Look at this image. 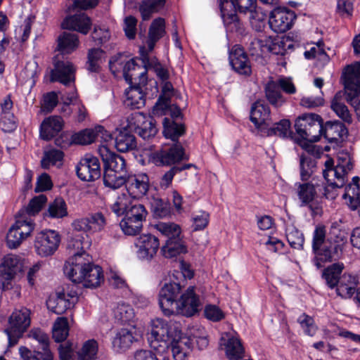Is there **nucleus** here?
<instances>
[{
  "instance_id": "obj_1",
  "label": "nucleus",
  "mask_w": 360,
  "mask_h": 360,
  "mask_svg": "<svg viewBox=\"0 0 360 360\" xmlns=\"http://www.w3.org/2000/svg\"><path fill=\"white\" fill-rule=\"evenodd\" d=\"M344 244L342 239L333 241L330 238H326V227L317 225L313 232L311 241L314 265L319 269L326 262L339 259L342 255Z\"/></svg>"
},
{
  "instance_id": "obj_2",
  "label": "nucleus",
  "mask_w": 360,
  "mask_h": 360,
  "mask_svg": "<svg viewBox=\"0 0 360 360\" xmlns=\"http://www.w3.org/2000/svg\"><path fill=\"white\" fill-rule=\"evenodd\" d=\"M256 5V0H220L219 6L226 30L241 34L243 25L238 19L236 12L247 13Z\"/></svg>"
},
{
  "instance_id": "obj_3",
  "label": "nucleus",
  "mask_w": 360,
  "mask_h": 360,
  "mask_svg": "<svg viewBox=\"0 0 360 360\" xmlns=\"http://www.w3.org/2000/svg\"><path fill=\"white\" fill-rule=\"evenodd\" d=\"M324 166L323 176L328 185L324 187L323 195L328 199H333L336 194L333 191H329V187L331 188L343 187L346 182L347 174L352 169V165L350 160H347L334 166L333 160L329 158L325 162Z\"/></svg>"
},
{
  "instance_id": "obj_4",
  "label": "nucleus",
  "mask_w": 360,
  "mask_h": 360,
  "mask_svg": "<svg viewBox=\"0 0 360 360\" xmlns=\"http://www.w3.org/2000/svg\"><path fill=\"white\" fill-rule=\"evenodd\" d=\"M147 335L150 347L158 353L167 350L173 340L168 322L160 318L151 321Z\"/></svg>"
},
{
  "instance_id": "obj_5",
  "label": "nucleus",
  "mask_w": 360,
  "mask_h": 360,
  "mask_svg": "<svg viewBox=\"0 0 360 360\" xmlns=\"http://www.w3.org/2000/svg\"><path fill=\"white\" fill-rule=\"evenodd\" d=\"M295 128L302 139L316 142L322 135L323 120L316 114H304L296 120Z\"/></svg>"
},
{
  "instance_id": "obj_6",
  "label": "nucleus",
  "mask_w": 360,
  "mask_h": 360,
  "mask_svg": "<svg viewBox=\"0 0 360 360\" xmlns=\"http://www.w3.org/2000/svg\"><path fill=\"white\" fill-rule=\"evenodd\" d=\"M147 215L148 212L144 205L136 201H131L124 217L120 223L121 229L124 234L128 236L139 234Z\"/></svg>"
},
{
  "instance_id": "obj_7",
  "label": "nucleus",
  "mask_w": 360,
  "mask_h": 360,
  "mask_svg": "<svg viewBox=\"0 0 360 360\" xmlns=\"http://www.w3.org/2000/svg\"><path fill=\"white\" fill-rule=\"evenodd\" d=\"M30 311L27 308L15 310L8 321V327L5 329L8 335V345H15L24 332L30 325Z\"/></svg>"
},
{
  "instance_id": "obj_8",
  "label": "nucleus",
  "mask_w": 360,
  "mask_h": 360,
  "mask_svg": "<svg viewBox=\"0 0 360 360\" xmlns=\"http://www.w3.org/2000/svg\"><path fill=\"white\" fill-rule=\"evenodd\" d=\"M140 53L142 58V65L136 64L134 59H130L124 67L123 76L130 86H146L147 84L146 66L147 63H148V52L144 47H141Z\"/></svg>"
},
{
  "instance_id": "obj_9",
  "label": "nucleus",
  "mask_w": 360,
  "mask_h": 360,
  "mask_svg": "<svg viewBox=\"0 0 360 360\" xmlns=\"http://www.w3.org/2000/svg\"><path fill=\"white\" fill-rule=\"evenodd\" d=\"M181 286L176 282L165 283L158 295L159 306L164 315L169 316L177 311V302L180 298Z\"/></svg>"
},
{
  "instance_id": "obj_10",
  "label": "nucleus",
  "mask_w": 360,
  "mask_h": 360,
  "mask_svg": "<svg viewBox=\"0 0 360 360\" xmlns=\"http://www.w3.org/2000/svg\"><path fill=\"white\" fill-rule=\"evenodd\" d=\"M151 158L158 166H169L182 160L188 159L179 142L173 143L172 145L165 144L160 150L153 153Z\"/></svg>"
},
{
  "instance_id": "obj_11",
  "label": "nucleus",
  "mask_w": 360,
  "mask_h": 360,
  "mask_svg": "<svg viewBox=\"0 0 360 360\" xmlns=\"http://www.w3.org/2000/svg\"><path fill=\"white\" fill-rule=\"evenodd\" d=\"M24 270L23 261L17 255L5 256L0 264V282L3 290L11 288V281Z\"/></svg>"
},
{
  "instance_id": "obj_12",
  "label": "nucleus",
  "mask_w": 360,
  "mask_h": 360,
  "mask_svg": "<svg viewBox=\"0 0 360 360\" xmlns=\"http://www.w3.org/2000/svg\"><path fill=\"white\" fill-rule=\"evenodd\" d=\"M60 242V235L53 230L39 233L34 240V249L41 257H49L54 254Z\"/></svg>"
},
{
  "instance_id": "obj_13",
  "label": "nucleus",
  "mask_w": 360,
  "mask_h": 360,
  "mask_svg": "<svg viewBox=\"0 0 360 360\" xmlns=\"http://www.w3.org/2000/svg\"><path fill=\"white\" fill-rule=\"evenodd\" d=\"M195 287L189 286L182 294L177 302V311L174 314H181L189 317L198 312L202 306V302L195 291Z\"/></svg>"
},
{
  "instance_id": "obj_14",
  "label": "nucleus",
  "mask_w": 360,
  "mask_h": 360,
  "mask_svg": "<svg viewBox=\"0 0 360 360\" xmlns=\"http://www.w3.org/2000/svg\"><path fill=\"white\" fill-rule=\"evenodd\" d=\"M92 260L89 255L70 257L65 263L63 271L65 275L73 283H80L84 281V273L90 262Z\"/></svg>"
},
{
  "instance_id": "obj_15",
  "label": "nucleus",
  "mask_w": 360,
  "mask_h": 360,
  "mask_svg": "<svg viewBox=\"0 0 360 360\" xmlns=\"http://www.w3.org/2000/svg\"><path fill=\"white\" fill-rule=\"evenodd\" d=\"M127 120L128 127L131 129H134L143 139L154 136L158 131L154 118L146 117L141 112L132 113Z\"/></svg>"
},
{
  "instance_id": "obj_16",
  "label": "nucleus",
  "mask_w": 360,
  "mask_h": 360,
  "mask_svg": "<svg viewBox=\"0 0 360 360\" xmlns=\"http://www.w3.org/2000/svg\"><path fill=\"white\" fill-rule=\"evenodd\" d=\"M76 172L84 181H94L99 179L101 174L99 160L91 155H85L77 164Z\"/></svg>"
},
{
  "instance_id": "obj_17",
  "label": "nucleus",
  "mask_w": 360,
  "mask_h": 360,
  "mask_svg": "<svg viewBox=\"0 0 360 360\" xmlns=\"http://www.w3.org/2000/svg\"><path fill=\"white\" fill-rule=\"evenodd\" d=\"M295 18L292 11L285 8H276L269 15V24L274 32L283 33L291 28Z\"/></svg>"
},
{
  "instance_id": "obj_18",
  "label": "nucleus",
  "mask_w": 360,
  "mask_h": 360,
  "mask_svg": "<svg viewBox=\"0 0 360 360\" xmlns=\"http://www.w3.org/2000/svg\"><path fill=\"white\" fill-rule=\"evenodd\" d=\"M76 69L68 60H60L57 56L54 60V68L51 70V79L68 86L75 80Z\"/></svg>"
},
{
  "instance_id": "obj_19",
  "label": "nucleus",
  "mask_w": 360,
  "mask_h": 360,
  "mask_svg": "<svg viewBox=\"0 0 360 360\" xmlns=\"http://www.w3.org/2000/svg\"><path fill=\"white\" fill-rule=\"evenodd\" d=\"M347 96L360 94V61L347 65L342 73Z\"/></svg>"
},
{
  "instance_id": "obj_20",
  "label": "nucleus",
  "mask_w": 360,
  "mask_h": 360,
  "mask_svg": "<svg viewBox=\"0 0 360 360\" xmlns=\"http://www.w3.org/2000/svg\"><path fill=\"white\" fill-rule=\"evenodd\" d=\"M129 194L139 198L146 195L149 188L148 176L143 173L129 174L125 177L124 184Z\"/></svg>"
},
{
  "instance_id": "obj_21",
  "label": "nucleus",
  "mask_w": 360,
  "mask_h": 360,
  "mask_svg": "<svg viewBox=\"0 0 360 360\" xmlns=\"http://www.w3.org/2000/svg\"><path fill=\"white\" fill-rule=\"evenodd\" d=\"M135 245L138 248L137 255L141 259L150 260L159 248V240L151 234H144L136 238Z\"/></svg>"
},
{
  "instance_id": "obj_22",
  "label": "nucleus",
  "mask_w": 360,
  "mask_h": 360,
  "mask_svg": "<svg viewBox=\"0 0 360 360\" xmlns=\"http://www.w3.org/2000/svg\"><path fill=\"white\" fill-rule=\"evenodd\" d=\"M297 194L301 202V206H308L313 216L320 213V207L314 203L316 196L318 185L312 183L297 184Z\"/></svg>"
},
{
  "instance_id": "obj_23",
  "label": "nucleus",
  "mask_w": 360,
  "mask_h": 360,
  "mask_svg": "<svg viewBox=\"0 0 360 360\" xmlns=\"http://www.w3.org/2000/svg\"><path fill=\"white\" fill-rule=\"evenodd\" d=\"M220 345L224 346L226 356L229 360H241L245 349L239 337L231 333H224L220 339Z\"/></svg>"
},
{
  "instance_id": "obj_24",
  "label": "nucleus",
  "mask_w": 360,
  "mask_h": 360,
  "mask_svg": "<svg viewBox=\"0 0 360 360\" xmlns=\"http://www.w3.org/2000/svg\"><path fill=\"white\" fill-rule=\"evenodd\" d=\"M250 120L260 132H263L265 127L271 124L269 107L260 101L254 103L250 110Z\"/></svg>"
},
{
  "instance_id": "obj_25",
  "label": "nucleus",
  "mask_w": 360,
  "mask_h": 360,
  "mask_svg": "<svg viewBox=\"0 0 360 360\" xmlns=\"http://www.w3.org/2000/svg\"><path fill=\"white\" fill-rule=\"evenodd\" d=\"M229 62L233 69L240 75H250L251 67L243 49L238 45L232 47L229 53Z\"/></svg>"
},
{
  "instance_id": "obj_26",
  "label": "nucleus",
  "mask_w": 360,
  "mask_h": 360,
  "mask_svg": "<svg viewBox=\"0 0 360 360\" xmlns=\"http://www.w3.org/2000/svg\"><path fill=\"white\" fill-rule=\"evenodd\" d=\"M99 153L104 163V169L126 174V162L123 157L110 151L104 146L99 148Z\"/></svg>"
},
{
  "instance_id": "obj_27",
  "label": "nucleus",
  "mask_w": 360,
  "mask_h": 360,
  "mask_svg": "<svg viewBox=\"0 0 360 360\" xmlns=\"http://www.w3.org/2000/svg\"><path fill=\"white\" fill-rule=\"evenodd\" d=\"M348 134L345 124L338 120L328 121L323 124L322 135L330 143L342 141Z\"/></svg>"
},
{
  "instance_id": "obj_28",
  "label": "nucleus",
  "mask_w": 360,
  "mask_h": 360,
  "mask_svg": "<svg viewBox=\"0 0 360 360\" xmlns=\"http://www.w3.org/2000/svg\"><path fill=\"white\" fill-rule=\"evenodd\" d=\"M64 122L60 116L53 115L45 118L40 126V136L44 140H50L63 129Z\"/></svg>"
},
{
  "instance_id": "obj_29",
  "label": "nucleus",
  "mask_w": 360,
  "mask_h": 360,
  "mask_svg": "<svg viewBox=\"0 0 360 360\" xmlns=\"http://www.w3.org/2000/svg\"><path fill=\"white\" fill-rule=\"evenodd\" d=\"M91 26V20L85 13H78L66 18L62 22V27L72 30L86 34Z\"/></svg>"
},
{
  "instance_id": "obj_30",
  "label": "nucleus",
  "mask_w": 360,
  "mask_h": 360,
  "mask_svg": "<svg viewBox=\"0 0 360 360\" xmlns=\"http://www.w3.org/2000/svg\"><path fill=\"white\" fill-rule=\"evenodd\" d=\"M90 246V241L86 234L76 233L71 236L67 243V250L70 257L88 255L85 249Z\"/></svg>"
},
{
  "instance_id": "obj_31",
  "label": "nucleus",
  "mask_w": 360,
  "mask_h": 360,
  "mask_svg": "<svg viewBox=\"0 0 360 360\" xmlns=\"http://www.w3.org/2000/svg\"><path fill=\"white\" fill-rule=\"evenodd\" d=\"M144 86H129L125 91L126 98L124 101L125 106L131 109H139L145 105V94L143 91Z\"/></svg>"
},
{
  "instance_id": "obj_32",
  "label": "nucleus",
  "mask_w": 360,
  "mask_h": 360,
  "mask_svg": "<svg viewBox=\"0 0 360 360\" xmlns=\"http://www.w3.org/2000/svg\"><path fill=\"white\" fill-rule=\"evenodd\" d=\"M165 20L162 18H158L152 22L146 41L148 51H152L155 44L165 34Z\"/></svg>"
},
{
  "instance_id": "obj_33",
  "label": "nucleus",
  "mask_w": 360,
  "mask_h": 360,
  "mask_svg": "<svg viewBox=\"0 0 360 360\" xmlns=\"http://www.w3.org/2000/svg\"><path fill=\"white\" fill-rule=\"evenodd\" d=\"M266 53L275 55H285L287 49L293 46L288 38L284 37H265Z\"/></svg>"
},
{
  "instance_id": "obj_34",
  "label": "nucleus",
  "mask_w": 360,
  "mask_h": 360,
  "mask_svg": "<svg viewBox=\"0 0 360 360\" xmlns=\"http://www.w3.org/2000/svg\"><path fill=\"white\" fill-rule=\"evenodd\" d=\"M358 284L359 279L356 276L345 274L338 285L337 294L345 299L350 298L355 293Z\"/></svg>"
},
{
  "instance_id": "obj_35",
  "label": "nucleus",
  "mask_w": 360,
  "mask_h": 360,
  "mask_svg": "<svg viewBox=\"0 0 360 360\" xmlns=\"http://www.w3.org/2000/svg\"><path fill=\"white\" fill-rule=\"evenodd\" d=\"M115 146L117 150L125 153L136 147L135 136L126 127L120 130L115 136Z\"/></svg>"
},
{
  "instance_id": "obj_36",
  "label": "nucleus",
  "mask_w": 360,
  "mask_h": 360,
  "mask_svg": "<svg viewBox=\"0 0 360 360\" xmlns=\"http://www.w3.org/2000/svg\"><path fill=\"white\" fill-rule=\"evenodd\" d=\"M84 273V281H82L85 288H96L103 281V274L102 269L90 262V265L86 269Z\"/></svg>"
},
{
  "instance_id": "obj_37",
  "label": "nucleus",
  "mask_w": 360,
  "mask_h": 360,
  "mask_svg": "<svg viewBox=\"0 0 360 360\" xmlns=\"http://www.w3.org/2000/svg\"><path fill=\"white\" fill-rule=\"evenodd\" d=\"M163 134L166 139H171L173 143L178 142L180 136L184 134V125L176 120H172L168 117H165L162 122Z\"/></svg>"
},
{
  "instance_id": "obj_38",
  "label": "nucleus",
  "mask_w": 360,
  "mask_h": 360,
  "mask_svg": "<svg viewBox=\"0 0 360 360\" xmlns=\"http://www.w3.org/2000/svg\"><path fill=\"white\" fill-rule=\"evenodd\" d=\"M330 108L336 115L345 124H351L352 123V115L348 110L347 106L345 104L340 93H338L335 95L331 101Z\"/></svg>"
},
{
  "instance_id": "obj_39",
  "label": "nucleus",
  "mask_w": 360,
  "mask_h": 360,
  "mask_svg": "<svg viewBox=\"0 0 360 360\" xmlns=\"http://www.w3.org/2000/svg\"><path fill=\"white\" fill-rule=\"evenodd\" d=\"M46 305L48 309L55 314H63L70 307L71 302L64 292H60L49 297L46 301Z\"/></svg>"
},
{
  "instance_id": "obj_40",
  "label": "nucleus",
  "mask_w": 360,
  "mask_h": 360,
  "mask_svg": "<svg viewBox=\"0 0 360 360\" xmlns=\"http://www.w3.org/2000/svg\"><path fill=\"white\" fill-rule=\"evenodd\" d=\"M79 45V39L76 34L64 32L58 38V50L61 54H69Z\"/></svg>"
},
{
  "instance_id": "obj_41",
  "label": "nucleus",
  "mask_w": 360,
  "mask_h": 360,
  "mask_svg": "<svg viewBox=\"0 0 360 360\" xmlns=\"http://www.w3.org/2000/svg\"><path fill=\"white\" fill-rule=\"evenodd\" d=\"M22 360H53V354L50 348L41 347V350H33L25 346L19 347Z\"/></svg>"
},
{
  "instance_id": "obj_42",
  "label": "nucleus",
  "mask_w": 360,
  "mask_h": 360,
  "mask_svg": "<svg viewBox=\"0 0 360 360\" xmlns=\"http://www.w3.org/2000/svg\"><path fill=\"white\" fill-rule=\"evenodd\" d=\"M164 257L172 258L187 252V248L179 237L174 239H167L165 245L161 248Z\"/></svg>"
},
{
  "instance_id": "obj_43",
  "label": "nucleus",
  "mask_w": 360,
  "mask_h": 360,
  "mask_svg": "<svg viewBox=\"0 0 360 360\" xmlns=\"http://www.w3.org/2000/svg\"><path fill=\"white\" fill-rule=\"evenodd\" d=\"M264 91L267 101L274 107L279 108L285 103V99L276 82H269L265 86Z\"/></svg>"
},
{
  "instance_id": "obj_44",
  "label": "nucleus",
  "mask_w": 360,
  "mask_h": 360,
  "mask_svg": "<svg viewBox=\"0 0 360 360\" xmlns=\"http://www.w3.org/2000/svg\"><path fill=\"white\" fill-rule=\"evenodd\" d=\"M170 345L174 360H186L191 351V343L187 338H180L176 341L173 339Z\"/></svg>"
},
{
  "instance_id": "obj_45",
  "label": "nucleus",
  "mask_w": 360,
  "mask_h": 360,
  "mask_svg": "<svg viewBox=\"0 0 360 360\" xmlns=\"http://www.w3.org/2000/svg\"><path fill=\"white\" fill-rule=\"evenodd\" d=\"M343 198L352 210H356L360 207V186L356 183H352L345 188Z\"/></svg>"
},
{
  "instance_id": "obj_46",
  "label": "nucleus",
  "mask_w": 360,
  "mask_h": 360,
  "mask_svg": "<svg viewBox=\"0 0 360 360\" xmlns=\"http://www.w3.org/2000/svg\"><path fill=\"white\" fill-rule=\"evenodd\" d=\"M132 333L128 329L122 328L119 330L112 340V346L117 352L125 351L134 341Z\"/></svg>"
},
{
  "instance_id": "obj_47",
  "label": "nucleus",
  "mask_w": 360,
  "mask_h": 360,
  "mask_svg": "<svg viewBox=\"0 0 360 360\" xmlns=\"http://www.w3.org/2000/svg\"><path fill=\"white\" fill-rule=\"evenodd\" d=\"M343 269L344 265L342 263H335L324 270L323 277L330 288H333L335 286L338 287Z\"/></svg>"
},
{
  "instance_id": "obj_48",
  "label": "nucleus",
  "mask_w": 360,
  "mask_h": 360,
  "mask_svg": "<svg viewBox=\"0 0 360 360\" xmlns=\"http://www.w3.org/2000/svg\"><path fill=\"white\" fill-rule=\"evenodd\" d=\"M64 153L58 149H51L45 151L41 160V165L45 169H49L51 166L59 167L63 165Z\"/></svg>"
},
{
  "instance_id": "obj_49",
  "label": "nucleus",
  "mask_w": 360,
  "mask_h": 360,
  "mask_svg": "<svg viewBox=\"0 0 360 360\" xmlns=\"http://www.w3.org/2000/svg\"><path fill=\"white\" fill-rule=\"evenodd\" d=\"M126 174L104 169L103 184L106 187L117 189L124 184Z\"/></svg>"
},
{
  "instance_id": "obj_50",
  "label": "nucleus",
  "mask_w": 360,
  "mask_h": 360,
  "mask_svg": "<svg viewBox=\"0 0 360 360\" xmlns=\"http://www.w3.org/2000/svg\"><path fill=\"white\" fill-rule=\"evenodd\" d=\"M165 0H143L139 6V11L142 19L148 20L153 13L158 12L162 8Z\"/></svg>"
},
{
  "instance_id": "obj_51",
  "label": "nucleus",
  "mask_w": 360,
  "mask_h": 360,
  "mask_svg": "<svg viewBox=\"0 0 360 360\" xmlns=\"http://www.w3.org/2000/svg\"><path fill=\"white\" fill-rule=\"evenodd\" d=\"M290 122L288 120H282L276 122L274 127H266L264 131L261 132L262 136H278L280 137H287L290 134Z\"/></svg>"
},
{
  "instance_id": "obj_52",
  "label": "nucleus",
  "mask_w": 360,
  "mask_h": 360,
  "mask_svg": "<svg viewBox=\"0 0 360 360\" xmlns=\"http://www.w3.org/2000/svg\"><path fill=\"white\" fill-rule=\"evenodd\" d=\"M316 166L315 159L309 155L302 154L300 157V177L302 181H307L314 173Z\"/></svg>"
},
{
  "instance_id": "obj_53",
  "label": "nucleus",
  "mask_w": 360,
  "mask_h": 360,
  "mask_svg": "<svg viewBox=\"0 0 360 360\" xmlns=\"http://www.w3.org/2000/svg\"><path fill=\"white\" fill-rule=\"evenodd\" d=\"M285 235L287 240L291 248L302 250L304 242L303 233L293 225L286 227Z\"/></svg>"
},
{
  "instance_id": "obj_54",
  "label": "nucleus",
  "mask_w": 360,
  "mask_h": 360,
  "mask_svg": "<svg viewBox=\"0 0 360 360\" xmlns=\"http://www.w3.org/2000/svg\"><path fill=\"white\" fill-rule=\"evenodd\" d=\"M68 207L62 198H57L49 205L47 214L51 218H63L68 216Z\"/></svg>"
},
{
  "instance_id": "obj_55",
  "label": "nucleus",
  "mask_w": 360,
  "mask_h": 360,
  "mask_svg": "<svg viewBox=\"0 0 360 360\" xmlns=\"http://www.w3.org/2000/svg\"><path fill=\"white\" fill-rule=\"evenodd\" d=\"M47 201V198L45 195H39L33 198L27 205V206L20 210L18 214L34 216L38 214L43 206Z\"/></svg>"
},
{
  "instance_id": "obj_56",
  "label": "nucleus",
  "mask_w": 360,
  "mask_h": 360,
  "mask_svg": "<svg viewBox=\"0 0 360 360\" xmlns=\"http://www.w3.org/2000/svg\"><path fill=\"white\" fill-rule=\"evenodd\" d=\"M69 334L68 319L65 317H59L55 321L53 326V338L57 342L64 341Z\"/></svg>"
},
{
  "instance_id": "obj_57",
  "label": "nucleus",
  "mask_w": 360,
  "mask_h": 360,
  "mask_svg": "<svg viewBox=\"0 0 360 360\" xmlns=\"http://www.w3.org/2000/svg\"><path fill=\"white\" fill-rule=\"evenodd\" d=\"M173 89L170 83H166L163 87V94L161 95L155 105L153 108L152 112L153 115H160L167 110L170 103V93Z\"/></svg>"
},
{
  "instance_id": "obj_58",
  "label": "nucleus",
  "mask_w": 360,
  "mask_h": 360,
  "mask_svg": "<svg viewBox=\"0 0 360 360\" xmlns=\"http://www.w3.org/2000/svg\"><path fill=\"white\" fill-rule=\"evenodd\" d=\"M113 314L115 319L122 323H127L134 317V309L128 304L118 303L113 309Z\"/></svg>"
},
{
  "instance_id": "obj_59",
  "label": "nucleus",
  "mask_w": 360,
  "mask_h": 360,
  "mask_svg": "<svg viewBox=\"0 0 360 360\" xmlns=\"http://www.w3.org/2000/svg\"><path fill=\"white\" fill-rule=\"evenodd\" d=\"M155 228L168 239L178 238L181 233L179 226L172 222L160 221L155 225Z\"/></svg>"
},
{
  "instance_id": "obj_60",
  "label": "nucleus",
  "mask_w": 360,
  "mask_h": 360,
  "mask_svg": "<svg viewBox=\"0 0 360 360\" xmlns=\"http://www.w3.org/2000/svg\"><path fill=\"white\" fill-rule=\"evenodd\" d=\"M98 352V343L95 340H89L78 353L79 360H94Z\"/></svg>"
},
{
  "instance_id": "obj_61",
  "label": "nucleus",
  "mask_w": 360,
  "mask_h": 360,
  "mask_svg": "<svg viewBox=\"0 0 360 360\" xmlns=\"http://www.w3.org/2000/svg\"><path fill=\"white\" fill-rule=\"evenodd\" d=\"M15 224L25 238L30 236L35 227V224L31 219H28L25 215L22 214H19V219L16 220Z\"/></svg>"
},
{
  "instance_id": "obj_62",
  "label": "nucleus",
  "mask_w": 360,
  "mask_h": 360,
  "mask_svg": "<svg viewBox=\"0 0 360 360\" xmlns=\"http://www.w3.org/2000/svg\"><path fill=\"white\" fill-rule=\"evenodd\" d=\"M131 200L124 195L119 196L113 204L111 205L110 209L117 216L125 215Z\"/></svg>"
},
{
  "instance_id": "obj_63",
  "label": "nucleus",
  "mask_w": 360,
  "mask_h": 360,
  "mask_svg": "<svg viewBox=\"0 0 360 360\" xmlns=\"http://www.w3.org/2000/svg\"><path fill=\"white\" fill-rule=\"evenodd\" d=\"M25 238L21 236L19 229L14 224L8 230L6 236V243L9 248L14 249L18 247Z\"/></svg>"
},
{
  "instance_id": "obj_64",
  "label": "nucleus",
  "mask_w": 360,
  "mask_h": 360,
  "mask_svg": "<svg viewBox=\"0 0 360 360\" xmlns=\"http://www.w3.org/2000/svg\"><path fill=\"white\" fill-rule=\"evenodd\" d=\"M58 103V96L55 91L48 92L43 96L41 101V110L51 112Z\"/></svg>"
}]
</instances>
